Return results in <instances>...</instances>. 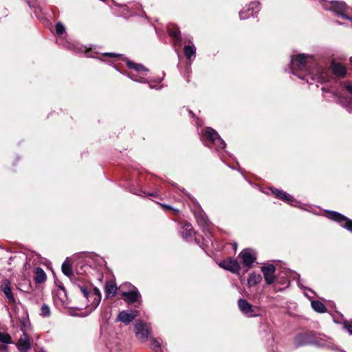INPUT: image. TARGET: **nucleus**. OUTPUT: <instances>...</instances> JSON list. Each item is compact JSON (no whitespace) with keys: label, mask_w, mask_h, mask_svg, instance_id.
Here are the masks:
<instances>
[{"label":"nucleus","mask_w":352,"mask_h":352,"mask_svg":"<svg viewBox=\"0 0 352 352\" xmlns=\"http://www.w3.org/2000/svg\"><path fill=\"white\" fill-rule=\"evenodd\" d=\"M327 217L329 219L338 222L342 227L352 232V220L349 219L344 215L336 211H329Z\"/></svg>","instance_id":"nucleus-4"},{"label":"nucleus","mask_w":352,"mask_h":352,"mask_svg":"<svg viewBox=\"0 0 352 352\" xmlns=\"http://www.w3.org/2000/svg\"><path fill=\"white\" fill-rule=\"evenodd\" d=\"M238 306L240 311L247 317H256L258 314H255L252 305L246 300L239 299L238 300Z\"/></svg>","instance_id":"nucleus-10"},{"label":"nucleus","mask_w":352,"mask_h":352,"mask_svg":"<svg viewBox=\"0 0 352 352\" xmlns=\"http://www.w3.org/2000/svg\"><path fill=\"white\" fill-rule=\"evenodd\" d=\"M148 195H149V196H155V194H149Z\"/></svg>","instance_id":"nucleus-44"},{"label":"nucleus","mask_w":352,"mask_h":352,"mask_svg":"<svg viewBox=\"0 0 352 352\" xmlns=\"http://www.w3.org/2000/svg\"><path fill=\"white\" fill-rule=\"evenodd\" d=\"M19 351L26 352L30 349V338L27 333H23L16 344Z\"/></svg>","instance_id":"nucleus-17"},{"label":"nucleus","mask_w":352,"mask_h":352,"mask_svg":"<svg viewBox=\"0 0 352 352\" xmlns=\"http://www.w3.org/2000/svg\"><path fill=\"white\" fill-rule=\"evenodd\" d=\"M61 270H62V272L66 275V260H65L63 263H62V265H61Z\"/></svg>","instance_id":"nucleus-38"},{"label":"nucleus","mask_w":352,"mask_h":352,"mask_svg":"<svg viewBox=\"0 0 352 352\" xmlns=\"http://www.w3.org/2000/svg\"><path fill=\"white\" fill-rule=\"evenodd\" d=\"M244 266L250 267L256 260L254 252L250 250H243L239 254Z\"/></svg>","instance_id":"nucleus-11"},{"label":"nucleus","mask_w":352,"mask_h":352,"mask_svg":"<svg viewBox=\"0 0 352 352\" xmlns=\"http://www.w3.org/2000/svg\"><path fill=\"white\" fill-rule=\"evenodd\" d=\"M0 352H8V347L6 346H1Z\"/></svg>","instance_id":"nucleus-39"},{"label":"nucleus","mask_w":352,"mask_h":352,"mask_svg":"<svg viewBox=\"0 0 352 352\" xmlns=\"http://www.w3.org/2000/svg\"><path fill=\"white\" fill-rule=\"evenodd\" d=\"M332 7L336 11L338 15L340 16L343 19L352 21V19L344 13L346 8V5L344 2L340 1H332Z\"/></svg>","instance_id":"nucleus-18"},{"label":"nucleus","mask_w":352,"mask_h":352,"mask_svg":"<svg viewBox=\"0 0 352 352\" xmlns=\"http://www.w3.org/2000/svg\"><path fill=\"white\" fill-rule=\"evenodd\" d=\"M319 344L316 340L312 333H299L294 338V344L296 347H300L307 344Z\"/></svg>","instance_id":"nucleus-6"},{"label":"nucleus","mask_w":352,"mask_h":352,"mask_svg":"<svg viewBox=\"0 0 352 352\" xmlns=\"http://www.w3.org/2000/svg\"><path fill=\"white\" fill-rule=\"evenodd\" d=\"M138 310L120 311L116 318L117 321L123 322L125 325L130 324L136 317L139 316Z\"/></svg>","instance_id":"nucleus-9"},{"label":"nucleus","mask_w":352,"mask_h":352,"mask_svg":"<svg viewBox=\"0 0 352 352\" xmlns=\"http://www.w3.org/2000/svg\"><path fill=\"white\" fill-rule=\"evenodd\" d=\"M351 63L352 64V56L350 58Z\"/></svg>","instance_id":"nucleus-45"},{"label":"nucleus","mask_w":352,"mask_h":352,"mask_svg":"<svg viewBox=\"0 0 352 352\" xmlns=\"http://www.w3.org/2000/svg\"><path fill=\"white\" fill-rule=\"evenodd\" d=\"M311 305L312 309L318 313H325L327 311L324 305L319 300H312Z\"/></svg>","instance_id":"nucleus-25"},{"label":"nucleus","mask_w":352,"mask_h":352,"mask_svg":"<svg viewBox=\"0 0 352 352\" xmlns=\"http://www.w3.org/2000/svg\"><path fill=\"white\" fill-rule=\"evenodd\" d=\"M134 330L137 338L142 342H145L151 336V327L148 323L137 320L134 324Z\"/></svg>","instance_id":"nucleus-2"},{"label":"nucleus","mask_w":352,"mask_h":352,"mask_svg":"<svg viewBox=\"0 0 352 352\" xmlns=\"http://www.w3.org/2000/svg\"><path fill=\"white\" fill-rule=\"evenodd\" d=\"M105 55H107L108 56H111V57H115V56H118V54H114V53H107V54H105Z\"/></svg>","instance_id":"nucleus-40"},{"label":"nucleus","mask_w":352,"mask_h":352,"mask_svg":"<svg viewBox=\"0 0 352 352\" xmlns=\"http://www.w3.org/2000/svg\"><path fill=\"white\" fill-rule=\"evenodd\" d=\"M65 31V25L58 22L55 25V36H56V43L65 47V41L63 37V35Z\"/></svg>","instance_id":"nucleus-16"},{"label":"nucleus","mask_w":352,"mask_h":352,"mask_svg":"<svg viewBox=\"0 0 352 352\" xmlns=\"http://www.w3.org/2000/svg\"><path fill=\"white\" fill-rule=\"evenodd\" d=\"M130 78L134 80H136V81H139V82H143L142 80H140V79H135L133 78L132 76H130Z\"/></svg>","instance_id":"nucleus-42"},{"label":"nucleus","mask_w":352,"mask_h":352,"mask_svg":"<svg viewBox=\"0 0 352 352\" xmlns=\"http://www.w3.org/2000/svg\"><path fill=\"white\" fill-rule=\"evenodd\" d=\"M159 204L161 206V207L164 210H171L174 214H177L179 212V210L178 209L174 208L170 205L162 204V203H160Z\"/></svg>","instance_id":"nucleus-33"},{"label":"nucleus","mask_w":352,"mask_h":352,"mask_svg":"<svg viewBox=\"0 0 352 352\" xmlns=\"http://www.w3.org/2000/svg\"><path fill=\"white\" fill-rule=\"evenodd\" d=\"M344 87L347 90V91L352 95V84L351 83H345Z\"/></svg>","instance_id":"nucleus-37"},{"label":"nucleus","mask_w":352,"mask_h":352,"mask_svg":"<svg viewBox=\"0 0 352 352\" xmlns=\"http://www.w3.org/2000/svg\"><path fill=\"white\" fill-rule=\"evenodd\" d=\"M219 266L233 273H239L240 265L236 260L230 259L219 263Z\"/></svg>","instance_id":"nucleus-15"},{"label":"nucleus","mask_w":352,"mask_h":352,"mask_svg":"<svg viewBox=\"0 0 352 352\" xmlns=\"http://www.w3.org/2000/svg\"><path fill=\"white\" fill-rule=\"evenodd\" d=\"M182 236L184 239H187L192 236L194 230L190 223H185L182 228Z\"/></svg>","instance_id":"nucleus-23"},{"label":"nucleus","mask_w":352,"mask_h":352,"mask_svg":"<svg viewBox=\"0 0 352 352\" xmlns=\"http://www.w3.org/2000/svg\"><path fill=\"white\" fill-rule=\"evenodd\" d=\"M306 80H307V82L308 83L311 84V82L309 81V79H308V78H307Z\"/></svg>","instance_id":"nucleus-43"},{"label":"nucleus","mask_w":352,"mask_h":352,"mask_svg":"<svg viewBox=\"0 0 352 352\" xmlns=\"http://www.w3.org/2000/svg\"><path fill=\"white\" fill-rule=\"evenodd\" d=\"M87 267L82 258L74 260V258H67V277L72 283V289H78L83 297L87 300V304L85 310L82 308L67 307V315L76 317H86L94 311L99 305L101 300L100 290L88 285L82 276L85 272V268Z\"/></svg>","instance_id":"nucleus-1"},{"label":"nucleus","mask_w":352,"mask_h":352,"mask_svg":"<svg viewBox=\"0 0 352 352\" xmlns=\"http://www.w3.org/2000/svg\"><path fill=\"white\" fill-rule=\"evenodd\" d=\"M311 59L312 58L310 56L305 55L304 54H298L295 59L294 58H292L291 69L292 71V74L294 75L297 76V74L294 72L296 67L300 70L307 71V65L309 63ZM298 77L300 78H302L301 76L298 75Z\"/></svg>","instance_id":"nucleus-3"},{"label":"nucleus","mask_w":352,"mask_h":352,"mask_svg":"<svg viewBox=\"0 0 352 352\" xmlns=\"http://www.w3.org/2000/svg\"><path fill=\"white\" fill-rule=\"evenodd\" d=\"M126 65L129 68L133 69L138 72H147L148 69L141 64H138L132 61H127Z\"/></svg>","instance_id":"nucleus-26"},{"label":"nucleus","mask_w":352,"mask_h":352,"mask_svg":"<svg viewBox=\"0 0 352 352\" xmlns=\"http://www.w3.org/2000/svg\"><path fill=\"white\" fill-rule=\"evenodd\" d=\"M206 138L217 146L224 148L226 146L225 142L221 138L218 133L212 128L208 127L206 129Z\"/></svg>","instance_id":"nucleus-8"},{"label":"nucleus","mask_w":352,"mask_h":352,"mask_svg":"<svg viewBox=\"0 0 352 352\" xmlns=\"http://www.w3.org/2000/svg\"><path fill=\"white\" fill-rule=\"evenodd\" d=\"M271 190H272V192L276 195L277 197H278L281 199H283V197L286 196V192L285 191H283V190H278L276 188H273Z\"/></svg>","instance_id":"nucleus-34"},{"label":"nucleus","mask_w":352,"mask_h":352,"mask_svg":"<svg viewBox=\"0 0 352 352\" xmlns=\"http://www.w3.org/2000/svg\"><path fill=\"white\" fill-rule=\"evenodd\" d=\"M346 108L349 113H352V107L349 106H346Z\"/></svg>","instance_id":"nucleus-41"},{"label":"nucleus","mask_w":352,"mask_h":352,"mask_svg":"<svg viewBox=\"0 0 352 352\" xmlns=\"http://www.w3.org/2000/svg\"><path fill=\"white\" fill-rule=\"evenodd\" d=\"M261 10L260 3L258 1L251 2L247 8H244L239 12L241 19H245L250 16H254Z\"/></svg>","instance_id":"nucleus-7"},{"label":"nucleus","mask_w":352,"mask_h":352,"mask_svg":"<svg viewBox=\"0 0 352 352\" xmlns=\"http://www.w3.org/2000/svg\"><path fill=\"white\" fill-rule=\"evenodd\" d=\"M51 315V311L50 307L43 304L41 307V316L45 318H48Z\"/></svg>","instance_id":"nucleus-32"},{"label":"nucleus","mask_w":352,"mask_h":352,"mask_svg":"<svg viewBox=\"0 0 352 352\" xmlns=\"http://www.w3.org/2000/svg\"><path fill=\"white\" fill-rule=\"evenodd\" d=\"M344 327L346 329H347L348 332L352 335V321H344Z\"/></svg>","instance_id":"nucleus-35"},{"label":"nucleus","mask_w":352,"mask_h":352,"mask_svg":"<svg viewBox=\"0 0 352 352\" xmlns=\"http://www.w3.org/2000/svg\"><path fill=\"white\" fill-rule=\"evenodd\" d=\"M196 220L197 223L202 228L208 227V219L207 218L202 214H197L195 215Z\"/></svg>","instance_id":"nucleus-30"},{"label":"nucleus","mask_w":352,"mask_h":352,"mask_svg":"<svg viewBox=\"0 0 352 352\" xmlns=\"http://www.w3.org/2000/svg\"><path fill=\"white\" fill-rule=\"evenodd\" d=\"M122 295L124 300L128 304L139 301V299L141 298L140 294L136 288L129 292H124Z\"/></svg>","instance_id":"nucleus-14"},{"label":"nucleus","mask_w":352,"mask_h":352,"mask_svg":"<svg viewBox=\"0 0 352 352\" xmlns=\"http://www.w3.org/2000/svg\"><path fill=\"white\" fill-rule=\"evenodd\" d=\"M1 289L7 298L14 302V298L12 293L11 288L10 286V282L8 280H4L3 282V285L1 286Z\"/></svg>","instance_id":"nucleus-21"},{"label":"nucleus","mask_w":352,"mask_h":352,"mask_svg":"<svg viewBox=\"0 0 352 352\" xmlns=\"http://www.w3.org/2000/svg\"><path fill=\"white\" fill-rule=\"evenodd\" d=\"M0 342L4 344H10L12 343V338L8 333L0 331Z\"/></svg>","instance_id":"nucleus-31"},{"label":"nucleus","mask_w":352,"mask_h":352,"mask_svg":"<svg viewBox=\"0 0 352 352\" xmlns=\"http://www.w3.org/2000/svg\"><path fill=\"white\" fill-rule=\"evenodd\" d=\"M307 75L314 81L323 82L327 79V77L324 74L323 69L318 66L315 69L308 70Z\"/></svg>","instance_id":"nucleus-12"},{"label":"nucleus","mask_w":352,"mask_h":352,"mask_svg":"<svg viewBox=\"0 0 352 352\" xmlns=\"http://www.w3.org/2000/svg\"><path fill=\"white\" fill-rule=\"evenodd\" d=\"M104 291L107 296H115L117 292V287L111 283H107Z\"/></svg>","instance_id":"nucleus-29"},{"label":"nucleus","mask_w":352,"mask_h":352,"mask_svg":"<svg viewBox=\"0 0 352 352\" xmlns=\"http://www.w3.org/2000/svg\"><path fill=\"white\" fill-rule=\"evenodd\" d=\"M168 33L175 42V44H179L182 41L180 32L177 26L172 25L168 27Z\"/></svg>","instance_id":"nucleus-19"},{"label":"nucleus","mask_w":352,"mask_h":352,"mask_svg":"<svg viewBox=\"0 0 352 352\" xmlns=\"http://www.w3.org/2000/svg\"><path fill=\"white\" fill-rule=\"evenodd\" d=\"M262 280V276L259 274L251 273L248 278V284L250 287H252L259 283Z\"/></svg>","instance_id":"nucleus-24"},{"label":"nucleus","mask_w":352,"mask_h":352,"mask_svg":"<svg viewBox=\"0 0 352 352\" xmlns=\"http://www.w3.org/2000/svg\"><path fill=\"white\" fill-rule=\"evenodd\" d=\"M275 267L273 265H269L261 267V271L263 273L264 278L267 284L271 285L274 283L275 280Z\"/></svg>","instance_id":"nucleus-13"},{"label":"nucleus","mask_w":352,"mask_h":352,"mask_svg":"<svg viewBox=\"0 0 352 352\" xmlns=\"http://www.w3.org/2000/svg\"><path fill=\"white\" fill-rule=\"evenodd\" d=\"M333 73L338 77L342 78L346 74V69L340 63L333 62L331 65Z\"/></svg>","instance_id":"nucleus-20"},{"label":"nucleus","mask_w":352,"mask_h":352,"mask_svg":"<svg viewBox=\"0 0 352 352\" xmlns=\"http://www.w3.org/2000/svg\"><path fill=\"white\" fill-rule=\"evenodd\" d=\"M38 352H45V351H43V350H41V351H39Z\"/></svg>","instance_id":"nucleus-46"},{"label":"nucleus","mask_w":352,"mask_h":352,"mask_svg":"<svg viewBox=\"0 0 352 352\" xmlns=\"http://www.w3.org/2000/svg\"><path fill=\"white\" fill-rule=\"evenodd\" d=\"M56 285L60 288V292H56L54 294V304L59 308V309H65L66 308V304L65 301V297L66 296V292L65 288L64 287V285L63 283L59 282L58 280H55Z\"/></svg>","instance_id":"nucleus-5"},{"label":"nucleus","mask_w":352,"mask_h":352,"mask_svg":"<svg viewBox=\"0 0 352 352\" xmlns=\"http://www.w3.org/2000/svg\"><path fill=\"white\" fill-rule=\"evenodd\" d=\"M283 200L287 202H292L294 200V197L286 192V196L283 197Z\"/></svg>","instance_id":"nucleus-36"},{"label":"nucleus","mask_w":352,"mask_h":352,"mask_svg":"<svg viewBox=\"0 0 352 352\" xmlns=\"http://www.w3.org/2000/svg\"><path fill=\"white\" fill-rule=\"evenodd\" d=\"M184 53L188 59H190L192 56H195L196 48L194 45H186L184 48Z\"/></svg>","instance_id":"nucleus-27"},{"label":"nucleus","mask_w":352,"mask_h":352,"mask_svg":"<svg viewBox=\"0 0 352 352\" xmlns=\"http://www.w3.org/2000/svg\"><path fill=\"white\" fill-rule=\"evenodd\" d=\"M151 342V348L155 352H159L161 349L160 342L154 337L150 336L148 338Z\"/></svg>","instance_id":"nucleus-28"},{"label":"nucleus","mask_w":352,"mask_h":352,"mask_svg":"<svg viewBox=\"0 0 352 352\" xmlns=\"http://www.w3.org/2000/svg\"><path fill=\"white\" fill-rule=\"evenodd\" d=\"M34 280L36 283H42L45 281L46 274L41 267H37L35 269V275L34 277Z\"/></svg>","instance_id":"nucleus-22"}]
</instances>
